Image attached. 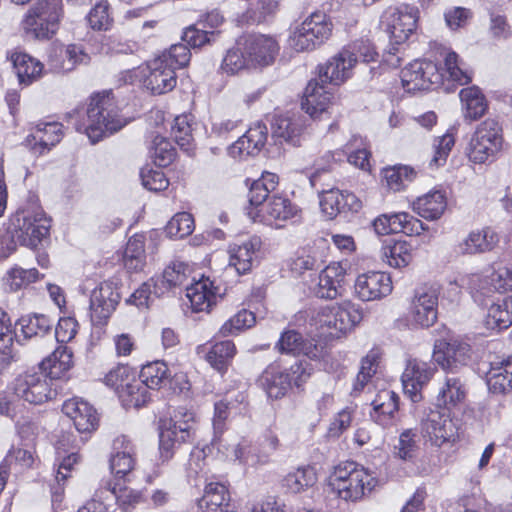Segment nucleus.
<instances>
[{"label": "nucleus", "instance_id": "64", "mask_svg": "<svg viewBox=\"0 0 512 512\" xmlns=\"http://www.w3.org/2000/svg\"><path fill=\"white\" fill-rule=\"evenodd\" d=\"M455 144L454 136L446 133L434 140V155L430 161V166L440 167L446 163L447 157Z\"/></svg>", "mask_w": 512, "mask_h": 512}, {"label": "nucleus", "instance_id": "32", "mask_svg": "<svg viewBox=\"0 0 512 512\" xmlns=\"http://www.w3.org/2000/svg\"><path fill=\"white\" fill-rule=\"evenodd\" d=\"M229 501V492L224 484L208 483L203 496L198 500V512H234L230 510Z\"/></svg>", "mask_w": 512, "mask_h": 512}, {"label": "nucleus", "instance_id": "54", "mask_svg": "<svg viewBox=\"0 0 512 512\" xmlns=\"http://www.w3.org/2000/svg\"><path fill=\"white\" fill-rule=\"evenodd\" d=\"M316 482V474L311 467L298 468L288 473L283 479V485L292 493H300Z\"/></svg>", "mask_w": 512, "mask_h": 512}, {"label": "nucleus", "instance_id": "51", "mask_svg": "<svg viewBox=\"0 0 512 512\" xmlns=\"http://www.w3.org/2000/svg\"><path fill=\"white\" fill-rule=\"evenodd\" d=\"M144 236L136 234L132 236L124 251V265L129 271H139L145 265Z\"/></svg>", "mask_w": 512, "mask_h": 512}, {"label": "nucleus", "instance_id": "13", "mask_svg": "<svg viewBox=\"0 0 512 512\" xmlns=\"http://www.w3.org/2000/svg\"><path fill=\"white\" fill-rule=\"evenodd\" d=\"M439 290L425 286L416 290L410 305L411 320L421 327H430L437 320Z\"/></svg>", "mask_w": 512, "mask_h": 512}, {"label": "nucleus", "instance_id": "58", "mask_svg": "<svg viewBox=\"0 0 512 512\" xmlns=\"http://www.w3.org/2000/svg\"><path fill=\"white\" fill-rule=\"evenodd\" d=\"M176 150L172 144L164 137L156 135L153 138L151 146V156L159 167H166L171 164L175 158Z\"/></svg>", "mask_w": 512, "mask_h": 512}, {"label": "nucleus", "instance_id": "53", "mask_svg": "<svg viewBox=\"0 0 512 512\" xmlns=\"http://www.w3.org/2000/svg\"><path fill=\"white\" fill-rule=\"evenodd\" d=\"M60 55L62 62L55 64L54 68L62 72L72 71L78 65H87L90 62V56L81 46L76 44H71L61 49Z\"/></svg>", "mask_w": 512, "mask_h": 512}, {"label": "nucleus", "instance_id": "42", "mask_svg": "<svg viewBox=\"0 0 512 512\" xmlns=\"http://www.w3.org/2000/svg\"><path fill=\"white\" fill-rule=\"evenodd\" d=\"M447 206L446 197L441 191L429 192L413 203L416 213L427 219L436 220L441 217Z\"/></svg>", "mask_w": 512, "mask_h": 512}, {"label": "nucleus", "instance_id": "34", "mask_svg": "<svg viewBox=\"0 0 512 512\" xmlns=\"http://www.w3.org/2000/svg\"><path fill=\"white\" fill-rule=\"evenodd\" d=\"M398 402L399 397L394 391L381 390L372 402L374 412L371 417L383 427L391 426L399 408Z\"/></svg>", "mask_w": 512, "mask_h": 512}, {"label": "nucleus", "instance_id": "18", "mask_svg": "<svg viewBox=\"0 0 512 512\" xmlns=\"http://www.w3.org/2000/svg\"><path fill=\"white\" fill-rule=\"evenodd\" d=\"M356 63L355 53L344 48L323 66H320L319 81L325 84L340 85L351 76L352 68Z\"/></svg>", "mask_w": 512, "mask_h": 512}, {"label": "nucleus", "instance_id": "61", "mask_svg": "<svg viewBox=\"0 0 512 512\" xmlns=\"http://www.w3.org/2000/svg\"><path fill=\"white\" fill-rule=\"evenodd\" d=\"M254 323L255 315L251 311L243 309L222 325L220 333L223 336L232 335L240 332L242 329L252 327Z\"/></svg>", "mask_w": 512, "mask_h": 512}, {"label": "nucleus", "instance_id": "12", "mask_svg": "<svg viewBox=\"0 0 512 512\" xmlns=\"http://www.w3.org/2000/svg\"><path fill=\"white\" fill-rule=\"evenodd\" d=\"M470 345L458 339L437 340L434 345L433 358L445 371L457 373L470 360Z\"/></svg>", "mask_w": 512, "mask_h": 512}, {"label": "nucleus", "instance_id": "19", "mask_svg": "<svg viewBox=\"0 0 512 512\" xmlns=\"http://www.w3.org/2000/svg\"><path fill=\"white\" fill-rule=\"evenodd\" d=\"M372 226L378 235L400 232L407 235L420 234L425 229L419 219L406 212L380 215L374 219Z\"/></svg>", "mask_w": 512, "mask_h": 512}, {"label": "nucleus", "instance_id": "52", "mask_svg": "<svg viewBox=\"0 0 512 512\" xmlns=\"http://www.w3.org/2000/svg\"><path fill=\"white\" fill-rule=\"evenodd\" d=\"M139 379L149 389H159L168 382V368L161 361L148 363L142 367Z\"/></svg>", "mask_w": 512, "mask_h": 512}, {"label": "nucleus", "instance_id": "55", "mask_svg": "<svg viewBox=\"0 0 512 512\" xmlns=\"http://www.w3.org/2000/svg\"><path fill=\"white\" fill-rule=\"evenodd\" d=\"M38 275L39 273L35 268L27 270L22 268H13L8 271L3 279L5 290L15 292L36 281Z\"/></svg>", "mask_w": 512, "mask_h": 512}, {"label": "nucleus", "instance_id": "30", "mask_svg": "<svg viewBox=\"0 0 512 512\" xmlns=\"http://www.w3.org/2000/svg\"><path fill=\"white\" fill-rule=\"evenodd\" d=\"M261 244L260 238L252 237L240 245L231 247L229 266L234 267L239 275L249 272L257 258Z\"/></svg>", "mask_w": 512, "mask_h": 512}, {"label": "nucleus", "instance_id": "43", "mask_svg": "<svg viewBox=\"0 0 512 512\" xmlns=\"http://www.w3.org/2000/svg\"><path fill=\"white\" fill-rule=\"evenodd\" d=\"M17 325L20 326L21 332L25 339L44 338L49 336L52 342L53 321L44 314H32L22 316Z\"/></svg>", "mask_w": 512, "mask_h": 512}, {"label": "nucleus", "instance_id": "46", "mask_svg": "<svg viewBox=\"0 0 512 512\" xmlns=\"http://www.w3.org/2000/svg\"><path fill=\"white\" fill-rule=\"evenodd\" d=\"M125 408H140L150 401L149 388L135 377L119 390L118 394Z\"/></svg>", "mask_w": 512, "mask_h": 512}, {"label": "nucleus", "instance_id": "24", "mask_svg": "<svg viewBox=\"0 0 512 512\" xmlns=\"http://www.w3.org/2000/svg\"><path fill=\"white\" fill-rule=\"evenodd\" d=\"M63 413L69 417L80 433L94 431L98 425L96 410L80 398L66 400L62 406Z\"/></svg>", "mask_w": 512, "mask_h": 512}, {"label": "nucleus", "instance_id": "39", "mask_svg": "<svg viewBox=\"0 0 512 512\" xmlns=\"http://www.w3.org/2000/svg\"><path fill=\"white\" fill-rule=\"evenodd\" d=\"M190 274L191 268L188 264L180 261L172 262L165 268L161 279L155 282L154 294L157 296L163 294L164 290L162 287L171 289L185 285Z\"/></svg>", "mask_w": 512, "mask_h": 512}, {"label": "nucleus", "instance_id": "16", "mask_svg": "<svg viewBox=\"0 0 512 512\" xmlns=\"http://www.w3.org/2000/svg\"><path fill=\"white\" fill-rule=\"evenodd\" d=\"M247 214L254 222L259 221L268 225L275 224V226L280 227L281 225L278 222H285L293 218L297 214V209L288 198L274 194L262 208L257 211L251 209L247 211Z\"/></svg>", "mask_w": 512, "mask_h": 512}, {"label": "nucleus", "instance_id": "35", "mask_svg": "<svg viewBox=\"0 0 512 512\" xmlns=\"http://www.w3.org/2000/svg\"><path fill=\"white\" fill-rule=\"evenodd\" d=\"M186 296L191 307L196 312L209 311L216 303V292L213 290V283L209 278H202L199 281L186 286Z\"/></svg>", "mask_w": 512, "mask_h": 512}, {"label": "nucleus", "instance_id": "45", "mask_svg": "<svg viewBox=\"0 0 512 512\" xmlns=\"http://www.w3.org/2000/svg\"><path fill=\"white\" fill-rule=\"evenodd\" d=\"M381 258L391 267H406L413 259V247L406 241H391L382 246Z\"/></svg>", "mask_w": 512, "mask_h": 512}, {"label": "nucleus", "instance_id": "56", "mask_svg": "<svg viewBox=\"0 0 512 512\" xmlns=\"http://www.w3.org/2000/svg\"><path fill=\"white\" fill-rule=\"evenodd\" d=\"M194 219L190 213L181 212L174 215L167 223L165 231L170 238L182 239L194 231Z\"/></svg>", "mask_w": 512, "mask_h": 512}, {"label": "nucleus", "instance_id": "57", "mask_svg": "<svg viewBox=\"0 0 512 512\" xmlns=\"http://www.w3.org/2000/svg\"><path fill=\"white\" fill-rule=\"evenodd\" d=\"M171 132L175 142L182 150L186 152L193 150L192 128L189 123L188 115L177 116L174 119V125L172 126Z\"/></svg>", "mask_w": 512, "mask_h": 512}, {"label": "nucleus", "instance_id": "10", "mask_svg": "<svg viewBox=\"0 0 512 512\" xmlns=\"http://www.w3.org/2000/svg\"><path fill=\"white\" fill-rule=\"evenodd\" d=\"M401 81L408 92L428 90L443 82V74L436 63L428 60H415L401 71Z\"/></svg>", "mask_w": 512, "mask_h": 512}, {"label": "nucleus", "instance_id": "40", "mask_svg": "<svg viewBox=\"0 0 512 512\" xmlns=\"http://www.w3.org/2000/svg\"><path fill=\"white\" fill-rule=\"evenodd\" d=\"M11 61L21 85H30L42 73L43 64L26 53L14 52L11 55Z\"/></svg>", "mask_w": 512, "mask_h": 512}, {"label": "nucleus", "instance_id": "60", "mask_svg": "<svg viewBox=\"0 0 512 512\" xmlns=\"http://www.w3.org/2000/svg\"><path fill=\"white\" fill-rule=\"evenodd\" d=\"M87 19L93 30H109L112 26L113 19L109 14L108 2L106 0L98 2L89 12Z\"/></svg>", "mask_w": 512, "mask_h": 512}, {"label": "nucleus", "instance_id": "4", "mask_svg": "<svg viewBox=\"0 0 512 512\" xmlns=\"http://www.w3.org/2000/svg\"><path fill=\"white\" fill-rule=\"evenodd\" d=\"M332 30L329 16L322 11H315L295 27L289 37V45L297 52L312 51L330 38Z\"/></svg>", "mask_w": 512, "mask_h": 512}, {"label": "nucleus", "instance_id": "59", "mask_svg": "<svg viewBox=\"0 0 512 512\" xmlns=\"http://www.w3.org/2000/svg\"><path fill=\"white\" fill-rule=\"evenodd\" d=\"M443 74V78L447 76L448 79L457 82L460 85L468 84L471 81L470 75L464 71L458 61V55L449 51L444 57V68H439Z\"/></svg>", "mask_w": 512, "mask_h": 512}, {"label": "nucleus", "instance_id": "7", "mask_svg": "<svg viewBox=\"0 0 512 512\" xmlns=\"http://www.w3.org/2000/svg\"><path fill=\"white\" fill-rule=\"evenodd\" d=\"M362 311L351 302L321 307L313 317V321L320 329L330 335L346 333L361 322Z\"/></svg>", "mask_w": 512, "mask_h": 512}, {"label": "nucleus", "instance_id": "33", "mask_svg": "<svg viewBox=\"0 0 512 512\" xmlns=\"http://www.w3.org/2000/svg\"><path fill=\"white\" fill-rule=\"evenodd\" d=\"M73 353L63 345H59L51 355L40 363V371L52 380H59L66 377L73 367Z\"/></svg>", "mask_w": 512, "mask_h": 512}, {"label": "nucleus", "instance_id": "41", "mask_svg": "<svg viewBox=\"0 0 512 512\" xmlns=\"http://www.w3.org/2000/svg\"><path fill=\"white\" fill-rule=\"evenodd\" d=\"M278 185V177L273 173H264L261 178L254 180L248 192V201L250 203V208L254 209V211L259 210L258 207L262 208V206L268 202V199L271 197L270 193L273 192Z\"/></svg>", "mask_w": 512, "mask_h": 512}, {"label": "nucleus", "instance_id": "11", "mask_svg": "<svg viewBox=\"0 0 512 512\" xmlns=\"http://www.w3.org/2000/svg\"><path fill=\"white\" fill-rule=\"evenodd\" d=\"M420 426L423 437L435 446L455 441L457 428L446 410H430L422 418Z\"/></svg>", "mask_w": 512, "mask_h": 512}, {"label": "nucleus", "instance_id": "20", "mask_svg": "<svg viewBox=\"0 0 512 512\" xmlns=\"http://www.w3.org/2000/svg\"><path fill=\"white\" fill-rule=\"evenodd\" d=\"M392 291V281L384 272L372 271L361 274L355 281V293L363 301L378 300Z\"/></svg>", "mask_w": 512, "mask_h": 512}, {"label": "nucleus", "instance_id": "8", "mask_svg": "<svg viewBox=\"0 0 512 512\" xmlns=\"http://www.w3.org/2000/svg\"><path fill=\"white\" fill-rule=\"evenodd\" d=\"M419 10L409 4L388 7L381 16V25L389 34L394 44H402L408 40L417 28Z\"/></svg>", "mask_w": 512, "mask_h": 512}, {"label": "nucleus", "instance_id": "37", "mask_svg": "<svg viewBox=\"0 0 512 512\" xmlns=\"http://www.w3.org/2000/svg\"><path fill=\"white\" fill-rule=\"evenodd\" d=\"M484 319L487 329L501 331L512 325V296L492 301Z\"/></svg>", "mask_w": 512, "mask_h": 512}, {"label": "nucleus", "instance_id": "63", "mask_svg": "<svg viewBox=\"0 0 512 512\" xmlns=\"http://www.w3.org/2000/svg\"><path fill=\"white\" fill-rule=\"evenodd\" d=\"M252 67L245 49H230L223 59L222 69L228 74H236L243 69Z\"/></svg>", "mask_w": 512, "mask_h": 512}, {"label": "nucleus", "instance_id": "49", "mask_svg": "<svg viewBox=\"0 0 512 512\" xmlns=\"http://www.w3.org/2000/svg\"><path fill=\"white\" fill-rule=\"evenodd\" d=\"M99 489L106 502L116 500L123 510H128L130 507L140 503L142 500L141 492L128 487L117 488L116 486H111L109 481L102 484Z\"/></svg>", "mask_w": 512, "mask_h": 512}, {"label": "nucleus", "instance_id": "17", "mask_svg": "<svg viewBox=\"0 0 512 512\" xmlns=\"http://www.w3.org/2000/svg\"><path fill=\"white\" fill-rule=\"evenodd\" d=\"M324 84L312 80L305 89L302 108L314 119L328 118V115L332 114L335 108V103L332 101V92Z\"/></svg>", "mask_w": 512, "mask_h": 512}, {"label": "nucleus", "instance_id": "26", "mask_svg": "<svg viewBox=\"0 0 512 512\" xmlns=\"http://www.w3.org/2000/svg\"><path fill=\"white\" fill-rule=\"evenodd\" d=\"M62 137V124L58 122L40 123L27 136L26 143L34 154L43 155L58 144Z\"/></svg>", "mask_w": 512, "mask_h": 512}, {"label": "nucleus", "instance_id": "36", "mask_svg": "<svg viewBox=\"0 0 512 512\" xmlns=\"http://www.w3.org/2000/svg\"><path fill=\"white\" fill-rule=\"evenodd\" d=\"M347 206L354 210L360 207L353 194L344 195L339 189L323 190L320 193L321 210L330 219L344 211Z\"/></svg>", "mask_w": 512, "mask_h": 512}, {"label": "nucleus", "instance_id": "47", "mask_svg": "<svg viewBox=\"0 0 512 512\" xmlns=\"http://www.w3.org/2000/svg\"><path fill=\"white\" fill-rule=\"evenodd\" d=\"M502 145L503 143L473 135L469 143L468 157L476 164L493 161L502 149Z\"/></svg>", "mask_w": 512, "mask_h": 512}, {"label": "nucleus", "instance_id": "9", "mask_svg": "<svg viewBox=\"0 0 512 512\" xmlns=\"http://www.w3.org/2000/svg\"><path fill=\"white\" fill-rule=\"evenodd\" d=\"M15 392L25 401L41 405L57 395V388L54 380L39 371L20 376L16 381Z\"/></svg>", "mask_w": 512, "mask_h": 512}, {"label": "nucleus", "instance_id": "15", "mask_svg": "<svg viewBox=\"0 0 512 512\" xmlns=\"http://www.w3.org/2000/svg\"><path fill=\"white\" fill-rule=\"evenodd\" d=\"M120 300V294L111 283H102L92 291L90 318L94 326L107 323Z\"/></svg>", "mask_w": 512, "mask_h": 512}, {"label": "nucleus", "instance_id": "2", "mask_svg": "<svg viewBox=\"0 0 512 512\" xmlns=\"http://www.w3.org/2000/svg\"><path fill=\"white\" fill-rule=\"evenodd\" d=\"M50 219L42 210L18 211L11 220V245L10 251H14L17 244L35 248L48 236Z\"/></svg>", "mask_w": 512, "mask_h": 512}, {"label": "nucleus", "instance_id": "5", "mask_svg": "<svg viewBox=\"0 0 512 512\" xmlns=\"http://www.w3.org/2000/svg\"><path fill=\"white\" fill-rule=\"evenodd\" d=\"M62 0H38L27 12L23 29L36 39H49L58 29Z\"/></svg>", "mask_w": 512, "mask_h": 512}, {"label": "nucleus", "instance_id": "6", "mask_svg": "<svg viewBox=\"0 0 512 512\" xmlns=\"http://www.w3.org/2000/svg\"><path fill=\"white\" fill-rule=\"evenodd\" d=\"M194 425V416L190 412L160 421L159 450L163 459H170L177 445L194 440Z\"/></svg>", "mask_w": 512, "mask_h": 512}, {"label": "nucleus", "instance_id": "25", "mask_svg": "<svg viewBox=\"0 0 512 512\" xmlns=\"http://www.w3.org/2000/svg\"><path fill=\"white\" fill-rule=\"evenodd\" d=\"M165 58H155L148 64L149 74L144 79V85L153 94H164L176 86V73L165 64Z\"/></svg>", "mask_w": 512, "mask_h": 512}, {"label": "nucleus", "instance_id": "44", "mask_svg": "<svg viewBox=\"0 0 512 512\" xmlns=\"http://www.w3.org/2000/svg\"><path fill=\"white\" fill-rule=\"evenodd\" d=\"M487 386L494 394H506L512 391V360H506L492 366L486 375Z\"/></svg>", "mask_w": 512, "mask_h": 512}, {"label": "nucleus", "instance_id": "31", "mask_svg": "<svg viewBox=\"0 0 512 512\" xmlns=\"http://www.w3.org/2000/svg\"><path fill=\"white\" fill-rule=\"evenodd\" d=\"M498 243V234L490 227H485L471 231L459 244V252L464 255L483 254L492 251Z\"/></svg>", "mask_w": 512, "mask_h": 512}, {"label": "nucleus", "instance_id": "29", "mask_svg": "<svg viewBox=\"0 0 512 512\" xmlns=\"http://www.w3.org/2000/svg\"><path fill=\"white\" fill-rule=\"evenodd\" d=\"M304 128L302 116L285 114L276 116L272 123V136L292 146L301 145V136Z\"/></svg>", "mask_w": 512, "mask_h": 512}, {"label": "nucleus", "instance_id": "22", "mask_svg": "<svg viewBox=\"0 0 512 512\" xmlns=\"http://www.w3.org/2000/svg\"><path fill=\"white\" fill-rule=\"evenodd\" d=\"M282 353L293 355L303 354L311 360H319L324 355V346L314 339H307L296 330H286L277 343Z\"/></svg>", "mask_w": 512, "mask_h": 512}, {"label": "nucleus", "instance_id": "1", "mask_svg": "<svg viewBox=\"0 0 512 512\" xmlns=\"http://www.w3.org/2000/svg\"><path fill=\"white\" fill-rule=\"evenodd\" d=\"M86 116V123L77 127V130L84 129L92 144L120 130L125 125V121L118 113L111 92L92 96Z\"/></svg>", "mask_w": 512, "mask_h": 512}, {"label": "nucleus", "instance_id": "48", "mask_svg": "<svg viewBox=\"0 0 512 512\" xmlns=\"http://www.w3.org/2000/svg\"><path fill=\"white\" fill-rule=\"evenodd\" d=\"M460 99L465 109V118L472 121L482 117L488 108L484 95L475 86L462 89Z\"/></svg>", "mask_w": 512, "mask_h": 512}, {"label": "nucleus", "instance_id": "62", "mask_svg": "<svg viewBox=\"0 0 512 512\" xmlns=\"http://www.w3.org/2000/svg\"><path fill=\"white\" fill-rule=\"evenodd\" d=\"M415 172L408 166H394L383 170L384 179L390 189L398 191L405 181H411Z\"/></svg>", "mask_w": 512, "mask_h": 512}, {"label": "nucleus", "instance_id": "21", "mask_svg": "<svg viewBox=\"0 0 512 512\" xmlns=\"http://www.w3.org/2000/svg\"><path fill=\"white\" fill-rule=\"evenodd\" d=\"M346 269L341 263H331L319 274L318 283L314 287L316 297L325 300H334L343 296L345 291L344 280Z\"/></svg>", "mask_w": 512, "mask_h": 512}, {"label": "nucleus", "instance_id": "14", "mask_svg": "<svg viewBox=\"0 0 512 512\" xmlns=\"http://www.w3.org/2000/svg\"><path fill=\"white\" fill-rule=\"evenodd\" d=\"M435 372V367L418 359H412L407 362L406 368L402 374L401 381L404 393L416 403L422 400L421 390L431 380Z\"/></svg>", "mask_w": 512, "mask_h": 512}, {"label": "nucleus", "instance_id": "27", "mask_svg": "<svg viewBox=\"0 0 512 512\" xmlns=\"http://www.w3.org/2000/svg\"><path fill=\"white\" fill-rule=\"evenodd\" d=\"M267 135L268 130L264 124H255L229 147L230 155L232 157H244L258 154L267 141Z\"/></svg>", "mask_w": 512, "mask_h": 512}, {"label": "nucleus", "instance_id": "23", "mask_svg": "<svg viewBox=\"0 0 512 512\" xmlns=\"http://www.w3.org/2000/svg\"><path fill=\"white\" fill-rule=\"evenodd\" d=\"M244 45L252 67L271 65L279 52L276 40L266 35H250Z\"/></svg>", "mask_w": 512, "mask_h": 512}, {"label": "nucleus", "instance_id": "28", "mask_svg": "<svg viewBox=\"0 0 512 512\" xmlns=\"http://www.w3.org/2000/svg\"><path fill=\"white\" fill-rule=\"evenodd\" d=\"M258 385L266 392L270 399H280L291 388L290 375L278 365H269L259 376Z\"/></svg>", "mask_w": 512, "mask_h": 512}, {"label": "nucleus", "instance_id": "3", "mask_svg": "<svg viewBox=\"0 0 512 512\" xmlns=\"http://www.w3.org/2000/svg\"><path fill=\"white\" fill-rule=\"evenodd\" d=\"M331 486L346 501H356L375 486V479L355 462L339 464L331 476Z\"/></svg>", "mask_w": 512, "mask_h": 512}, {"label": "nucleus", "instance_id": "50", "mask_svg": "<svg viewBox=\"0 0 512 512\" xmlns=\"http://www.w3.org/2000/svg\"><path fill=\"white\" fill-rule=\"evenodd\" d=\"M236 353V347L230 340L214 344L206 353L207 362L217 371L224 372Z\"/></svg>", "mask_w": 512, "mask_h": 512}, {"label": "nucleus", "instance_id": "38", "mask_svg": "<svg viewBox=\"0 0 512 512\" xmlns=\"http://www.w3.org/2000/svg\"><path fill=\"white\" fill-rule=\"evenodd\" d=\"M451 373L445 377L437 395L438 405L455 406L466 398V381L461 375Z\"/></svg>", "mask_w": 512, "mask_h": 512}]
</instances>
